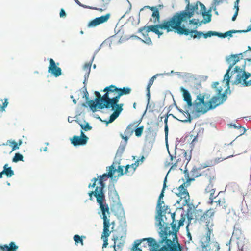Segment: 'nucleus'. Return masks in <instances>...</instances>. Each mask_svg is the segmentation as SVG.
<instances>
[{"label":"nucleus","mask_w":251,"mask_h":251,"mask_svg":"<svg viewBox=\"0 0 251 251\" xmlns=\"http://www.w3.org/2000/svg\"><path fill=\"white\" fill-rule=\"evenodd\" d=\"M145 159V157L142 155L140 159H137V160L134 163L131 164L130 166L132 168V171L131 174H129L128 176H132L139 165L144 162Z\"/></svg>","instance_id":"nucleus-30"},{"label":"nucleus","mask_w":251,"mask_h":251,"mask_svg":"<svg viewBox=\"0 0 251 251\" xmlns=\"http://www.w3.org/2000/svg\"><path fill=\"white\" fill-rule=\"evenodd\" d=\"M2 146H7L9 145L12 148L11 151L9 152L11 153L13 151L18 150L19 149L20 146L17 144L16 142H15L14 140L9 139L5 143H3L2 144Z\"/></svg>","instance_id":"nucleus-32"},{"label":"nucleus","mask_w":251,"mask_h":251,"mask_svg":"<svg viewBox=\"0 0 251 251\" xmlns=\"http://www.w3.org/2000/svg\"><path fill=\"white\" fill-rule=\"evenodd\" d=\"M116 96L110 97L106 101H103L102 104H99L98 109L102 110L104 109H109L111 107L119 102L120 97L122 96L119 93L116 92Z\"/></svg>","instance_id":"nucleus-12"},{"label":"nucleus","mask_w":251,"mask_h":251,"mask_svg":"<svg viewBox=\"0 0 251 251\" xmlns=\"http://www.w3.org/2000/svg\"><path fill=\"white\" fill-rule=\"evenodd\" d=\"M232 93L231 90H230V87L228 86L227 88H226L224 91L222 93L221 98H222V102H218L217 104H218V106L220 105L223 104L226 100L227 99V94L230 95Z\"/></svg>","instance_id":"nucleus-31"},{"label":"nucleus","mask_w":251,"mask_h":251,"mask_svg":"<svg viewBox=\"0 0 251 251\" xmlns=\"http://www.w3.org/2000/svg\"><path fill=\"white\" fill-rule=\"evenodd\" d=\"M108 189V198L110 201V207L111 212L117 219L125 216L124 207L120 201L119 195L116 188Z\"/></svg>","instance_id":"nucleus-2"},{"label":"nucleus","mask_w":251,"mask_h":251,"mask_svg":"<svg viewBox=\"0 0 251 251\" xmlns=\"http://www.w3.org/2000/svg\"><path fill=\"white\" fill-rule=\"evenodd\" d=\"M198 206V205H194L192 202H190L188 207L191 208V209L193 210V214H197L198 212L202 213L203 212V210L201 209H197Z\"/></svg>","instance_id":"nucleus-54"},{"label":"nucleus","mask_w":251,"mask_h":251,"mask_svg":"<svg viewBox=\"0 0 251 251\" xmlns=\"http://www.w3.org/2000/svg\"><path fill=\"white\" fill-rule=\"evenodd\" d=\"M151 27V25H145L144 26L139 28L138 30L137 33H140L142 34L144 33L143 31L145 30H146V32L149 33V32H150V31H149L148 29H149V27Z\"/></svg>","instance_id":"nucleus-61"},{"label":"nucleus","mask_w":251,"mask_h":251,"mask_svg":"<svg viewBox=\"0 0 251 251\" xmlns=\"http://www.w3.org/2000/svg\"><path fill=\"white\" fill-rule=\"evenodd\" d=\"M178 35L182 36L189 35L191 38L200 39L203 37V31H198L195 29H189L186 27L184 23L179 25Z\"/></svg>","instance_id":"nucleus-6"},{"label":"nucleus","mask_w":251,"mask_h":251,"mask_svg":"<svg viewBox=\"0 0 251 251\" xmlns=\"http://www.w3.org/2000/svg\"><path fill=\"white\" fill-rule=\"evenodd\" d=\"M3 251H17L18 246L14 241H11L9 244H4L2 247Z\"/></svg>","instance_id":"nucleus-27"},{"label":"nucleus","mask_w":251,"mask_h":251,"mask_svg":"<svg viewBox=\"0 0 251 251\" xmlns=\"http://www.w3.org/2000/svg\"><path fill=\"white\" fill-rule=\"evenodd\" d=\"M71 143L74 147L85 146L88 143L89 138L85 134L82 130H80V135H74L70 138Z\"/></svg>","instance_id":"nucleus-9"},{"label":"nucleus","mask_w":251,"mask_h":251,"mask_svg":"<svg viewBox=\"0 0 251 251\" xmlns=\"http://www.w3.org/2000/svg\"><path fill=\"white\" fill-rule=\"evenodd\" d=\"M212 36H216V31H208L207 32L203 31V38L207 39L208 38H211Z\"/></svg>","instance_id":"nucleus-50"},{"label":"nucleus","mask_w":251,"mask_h":251,"mask_svg":"<svg viewBox=\"0 0 251 251\" xmlns=\"http://www.w3.org/2000/svg\"><path fill=\"white\" fill-rule=\"evenodd\" d=\"M115 173L109 170V183L107 185V188H116L115 184L117 183L119 178L120 177L117 176V175H114Z\"/></svg>","instance_id":"nucleus-21"},{"label":"nucleus","mask_w":251,"mask_h":251,"mask_svg":"<svg viewBox=\"0 0 251 251\" xmlns=\"http://www.w3.org/2000/svg\"><path fill=\"white\" fill-rule=\"evenodd\" d=\"M99 205L100 210L98 213L100 215V218L103 219V223H110V220L107 218V215L110 214V209L108 204L106 202V199L97 201Z\"/></svg>","instance_id":"nucleus-7"},{"label":"nucleus","mask_w":251,"mask_h":251,"mask_svg":"<svg viewBox=\"0 0 251 251\" xmlns=\"http://www.w3.org/2000/svg\"><path fill=\"white\" fill-rule=\"evenodd\" d=\"M199 15H201L203 17V20L206 23H209L211 21L212 14H209L206 11L199 12Z\"/></svg>","instance_id":"nucleus-39"},{"label":"nucleus","mask_w":251,"mask_h":251,"mask_svg":"<svg viewBox=\"0 0 251 251\" xmlns=\"http://www.w3.org/2000/svg\"><path fill=\"white\" fill-rule=\"evenodd\" d=\"M229 126L230 127H233L234 128H235V129H242L243 130V132L240 135V136L241 135H242L243 134H244L247 131L246 129L244 127H243L242 126H237L234 123H230L229 125Z\"/></svg>","instance_id":"nucleus-56"},{"label":"nucleus","mask_w":251,"mask_h":251,"mask_svg":"<svg viewBox=\"0 0 251 251\" xmlns=\"http://www.w3.org/2000/svg\"><path fill=\"white\" fill-rule=\"evenodd\" d=\"M92 65H90V63H87L84 65L83 66V70L86 71L85 75L88 74L90 75L91 72V68Z\"/></svg>","instance_id":"nucleus-58"},{"label":"nucleus","mask_w":251,"mask_h":251,"mask_svg":"<svg viewBox=\"0 0 251 251\" xmlns=\"http://www.w3.org/2000/svg\"><path fill=\"white\" fill-rule=\"evenodd\" d=\"M126 147V146L125 145H123V144L120 143L115 155L116 158H121L122 155L125 150Z\"/></svg>","instance_id":"nucleus-40"},{"label":"nucleus","mask_w":251,"mask_h":251,"mask_svg":"<svg viewBox=\"0 0 251 251\" xmlns=\"http://www.w3.org/2000/svg\"><path fill=\"white\" fill-rule=\"evenodd\" d=\"M166 209H169L168 205H164L163 207L155 208L154 220L157 224L161 226V223L163 222L164 217L166 214L171 213V210L169 212L166 211Z\"/></svg>","instance_id":"nucleus-13"},{"label":"nucleus","mask_w":251,"mask_h":251,"mask_svg":"<svg viewBox=\"0 0 251 251\" xmlns=\"http://www.w3.org/2000/svg\"><path fill=\"white\" fill-rule=\"evenodd\" d=\"M196 100H198L199 102H201V104H202V105L204 107L208 106L209 105H216L215 108L218 106V104H214V103L213 102H210V99L207 102L204 101V97H203L202 94L199 93L197 96L196 98Z\"/></svg>","instance_id":"nucleus-25"},{"label":"nucleus","mask_w":251,"mask_h":251,"mask_svg":"<svg viewBox=\"0 0 251 251\" xmlns=\"http://www.w3.org/2000/svg\"><path fill=\"white\" fill-rule=\"evenodd\" d=\"M158 235L160 238V243L161 244L163 243L165 244L166 245H176L175 243H174L170 239H169L168 237L173 235V232L171 230L163 231L162 230H157Z\"/></svg>","instance_id":"nucleus-14"},{"label":"nucleus","mask_w":251,"mask_h":251,"mask_svg":"<svg viewBox=\"0 0 251 251\" xmlns=\"http://www.w3.org/2000/svg\"><path fill=\"white\" fill-rule=\"evenodd\" d=\"M212 232V229H208L207 230V232L206 233V241H205V243H207V244L206 245H204L203 242L202 241H201V247L203 249L206 248L208 246V244L210 241V235Z\"/></svg>","instance_id":"nucleus-38"},{"label":"nucleus","mask_w":251,"mask_h":251,"mask_svg":"<svg viewBox=\"0 0 251 251\" xmlns=\"http://www.w3.org/2000/svg\"><path fill=\"white\" fill-rule=\"evenodd\" d=\"M162 245V247L157 249V251H183L181 245L177 243L174 245H166L165 244Z\"/></svg>","instance_id":"nucleus-20"},{"label":"nucleus","mask_w":251,"mask_h":251,"mask_svg":"<svg viewBox=\"0 0 251 251\" xmlns=\"http://www.w3.org/2000/svg\"><path fill=\"white\" fill-rule=\"evenodd\" d=\"M212 166V160L207 161L206 163H202L201 164V167L197 168L196 166H194L191 170L192 173H195L198 170H201L202 169L206 168L207 167Z\"/></svg>","instance_id":"nucleus-36"},{"label":"nucleus","mask_w":251,"mask_h":251,"mask_svg":"<svg viewBox=\"0 0 251 251\" xmlns=\"http://www.w3.org/2000/svg\"><path fill=\"white\" fill-rule=\"evenodd\" d=\"M12 160V162L14 163H17L19 161H24V156L20 152H17L15 153Z\"/></svg>","instance_id":"nucleus-42"},{"label":"nucleus","mask_w":251,"mask_h":251,"mask_svg":"<svg viewBox=\"0 0 251 251\" xmlns=\"http://www.w3.org/2000/svg\"><path fill=\"white\" fill-rule=\"evenodd\" d=\"M98 184L99 186L96 187L94 191H90L88 192V195L89 197V200L90 201H94V197L96 198V201L106 199L105 182L99 181Z\"/></svg>","instance_id":"nucleus-4"},{"label":"nucleus","mask_w":251,"mask_h":251,"mask_svg":"<svg viewBox=\"0 0 251 251\" xmlns=\"http://www.w3.org/2000/svg\"><path fill=\"white\" fill-rule=\"evenodd\" d=\"M124 106L123 103H120L118 104L117 103V104L114 105L112 106L111 108V111H115L116 112H118L119 114H121L122 111L123 110V107Z\"/></svg>","instance_id":"nucleus-43"},{"label":"nucleus","mask_w":251,"mask_h":251,"mask_svg":"<svg viewBox=\"0 0 251 251\" xmlns=\"http://www.w3.org/2000/svg\"><path fill=\"white\" fill-rule=\"evenodd\" d=\"M179 24L175 18L174 16L163 20L161 23L151 25L148 31L152 32L157 35L158 38H159L163 35V32L161 30H165L167 33L170 32H174L175 33L178 34Z\"/></svg>","instance_id":"nucleus-1"},{"label":"nucleus","mask_w":251,"mask_h":251,"mask_svg":"<svg viewBox=\"0 0 251 251\" xmlns=\"http://www.w3.org/2000/svg\"><path fill=\"white\" fill-rule=\"evenodd\" d=\"M243 78V81L246 80L251 76V73L244 71L242 73Z\"/></svg>","instance_id":"nucleus-64"},{"label":"nucleus","mask_w":251,"mask_h":251,"mask_svg":"<svg viewBox=\"0 0 251 251\" xmlns=\"http://www.w3.org/2000/svg\"><path fill=\"white\" fill-rule=\"evenodd\" d=\"M149 9L150 10L152 11L151 17L153 19L152 21L153 23L154 24L159 23L160 16L159 11H158V8L154 6L151 7L150 6H145L140 9V12L138 13V19L137 25H138L140 23V12L144 10V9Z\"/></svg>","instance_id":"nucleus-17"},{"label":"nucleus","mask_w":251,"mask_h":251,"mask_svg":"<svg viewBox=\"0 0 251 251\" xmlns=\"http://www.w3.org/2000/svg\"><path fill=\"white\" fill-rule=\"evenodd\" d=\"M109 170L113 172L115 174L117 172V176L121 177L124 174V167L122 165H118L117 168L116 167H114L113 165L108 166Z\"/></svg>","instance_id":"nucleus-26"},{"label":"nucleus","mask_w":251,"mask_h":251,"mask_svg":"<svg viewBox=\"0 0 251 251\" xmlns=\"http://www.w3.org/2000/svg\"><path fill=\"white\" fill-rule=\"evenodd\" d=\"M113 112L109 116L108 118V123H112L120 115L115 111H113Z\"/></svg>","instance_id":"nucleus-53"},{"label":"nucleus","mask_w":251,"mask_h":251,"mask_svg":"<svg viewBox=\"0 0 251 251\" xmlns=\"http://www.w3.org/2000/svg\"><path fill=\"white\" fill-rule=\"evenodd\" d=\"M120 135L122 139L124 140V141H121L120 143L123 144V145H125V146H126L127 143L129 139V134H126V135H124L122 133H121Z\"/></svg>","instance_id":"nucleus-59"},{"label":"nucleus","mask_w":251,"mask_h":251,"mask_svg":"<svg viewBox=\"0 0 251 251\" xmlns=\"http://www.w3.org/2000/svg\"><path fill=\"white\" fill-rule=\"evenodd\" d=\"M164 105V102L163 101H160L158 102H157V103L156 104V105H155L154 103H153V105L152 106V108H154L155 106H156L157 108H159V110H158L157 109H155V110H152V109H149V112H153L154 111H156L157 112H159L160 111V110L161 108H162Z\"/></svg>","instance_id":"nucleus-49"},{"label":"nucleus","mask_w":251,"mask_h":251,"mask_svg":"<svg viewBox=\"0 0 251 251\" xmlns=\"http://www.w3.org/2000/svg\"><path fill=\"white\" fill-rule=\"evenodd\" d=\"M110 223H103V232L101 234V239H108L111 232L109 230Z\"/></svg>","instance_id":"nucleus-29"},{"label":"nucleus","mask_w":251,"mask_h":251,"mask_svg":"<svg viewBox=\"0 0 251 251\" xmlns=\"http://www.w3.org/2000/svg\"><path fill=\"white\" fill-rule=\"evenodd\" d=\"M73 240L75 241V245H77L78 244H80L82 246L84 245L83 240H82L80 236L78 234L74 235Z\"/></svg>","instance_id":"nucleus-52"},{"label":"nucleus","mask_w":251,"mask_h":251,"mask_svg":"<svg viewBox=\"0 0 251 251\" xmlns=\"http://www.w3.org/2000/svg\"><path fill=\"white\" fill-rule=\"evenodd\" d=\"M4 100V102L2 103V105H1L0 104V112H4L5 111V109L7 107L8 105V99L6 98H5L3 100L2 99H0V101H3Z\"/></svg>","instance_id":"nucleus-46"},{"label":"nucleus","mask_w":251,"mask_h":251,"mask_svg":"<svg viewBox=\"0 0 251 251\" xmlns=\"http://www.w3.org/2000/svg\"><path fill=\"white\" fill-rule=\"evenodd\" d=\"M230 82L231 80L230 79V76H229L228 72H226L224 75L222 82H225V87L227 88V87L230 86Z\"/></svg>","instance_id":"nucleus-44"},{"label":"nucleus","mask_w":251,"mask_h":251,"mask_svg":"<svg viewBox=\"0 0 251 251\" xmlns=\"http://www.w3.org/2000/svg\"><path fill=\"white\" fill-rule=\"evenodd\" d=\"M145 241V238L141 239H137L136 240L133 244V248L135 249L136 248H138V246H139L141 243Z\"/></svg>","instance_id":"nucleus-60"},{"label":"nucleus","mask_w":251,"mask_h":251,"mask_svg":"<svg viewBox=\"0 0 251 251\" xmlns=\"http://www.w3.org/2000/svg\"><path fill=\"white\" fill-rule=\"evenodd\" d=\"M198 6L197 1L191 3L186 5L184 10L176 12L173 16L180 25L181 24L187 23L188 20L194 16L195 13L200 14Z\"/></svg>","instance_id":"nucleus-3"},{"label":"nucleus","mask_w":251,"mask_h":251,"mask_svg":"<svg viewBox=\"0 0 251 251\" xmlns=\"http://www.w3.org/2000/svg\"><path fill=\"white\" fill-rule=\"evenodd\" d=\"M180 90L182 94L183 101L190 104V103L192 102V96L190 92L187 89H186L183 86L180 87Z\"/></svg>","instance_id":"nucleus-23"},{"label":"nucleus","mask_w":251,"mask_h":251,"mask_svg":"<svg viewBox=\"0 0 251 251\" xmlns=\"http://www.w3.org/2000/svg\"><path fill=\"white\" fill-rule=\"evenodd\" d=\"M170 225L172 228L171 231L173 232V234L175 235L177 234L179 231L180 227L176 225V222H172L170 224Z\"/></svg>","instance_id":"nucleus-47"},{"label":"nucleus","mask_w":251,"mask_h":251,"mask_svg":"<svg viewBox=\"0 0 251 251\" xmlns=\"http://www.w3.org/2000/svg\"><path fill=\"white\" fill-rule=\"evenodd\" d=\"M223 2L222 0H213L211 5L213 7L214 9L216 8V7L222 3Z\"/></svg>","instance_id":"nucleus-63"},{"label":"nucleus","mask_w":251,"mask_h":251,"mask_svg":"<svg viewBox=\"0 0 251 251\" xmlns=\"http://www.w3.org/2000/svg\"><path fill=\"white\" fill-rule=\"evenodd\" d=\"M110 14L107 13L104 15L96 17L89 21L87 25V27L89 28L95 27L100 24L106 22L110 18Z\"/></svg>","instance_id":"nucleus-16"},{"label":"nucleus","mask_w":251,"mask_h":251,"mask_svg":"<svg viewBox=\"0 0 251 251\" xmlns=\"http://www.w3.org/2000/svg\"><path fill=\"white\" fill-rule=\"evenodd\" d=\"M80 91L83 93V98L85 99L86 103H83L81 106L83 107H89L90 110L93 113H95L98 111V102L96 100V98L94 100H90L89 99V93L87 90L86 86H83L80 89Z\"/></svg>","instance_id":"nucleus-5"},{"label":"nucleus","mask_w":251,"mask_h":251,"mask_svg":"<svg viewBox=\"0 0 251 251\" xmlns=\"http://www.w3.org/2000/svg\"><path fill=\"white\" fill-rule=\"evenodd\" d=\"M48 60L49 61V65L48 70V73L55 77H58L61 75L62 74V70L61 68L58 66L59 63L58 62L55 63L52 58H48Z\"/></svg>","instance_id":"nucleus-11"},{"label":"nucleus","mask_w":251,"mask_h":251,"mask_svg":"<svg viewBox=\"0 0 251 251\" xmlns=\"http://www.w3.org/2000/svg\"><path fill=\"white\" fill-rule=\"evenodd\" d=\"M134 126V123L130 124L128 125V126H127L124 133L125 134H129V136L131 135L133 132L134 129H133V126Z\"/></svg>","instance_id":"nucleus-51"},{"label":"nucleus","mask_w":251,"mask_h":251,"mask_svg":"<svg viewBox=\"0 0 251 251\" xmlns=\"http://www.w3.org/2000/svg\"><path fill=\"white\" fill-rule=\"evenodd\" d=\"M228 35V31H226L224 33H222L220 32L216 31V36L218 37L223 39L227 37Z\"/></svg>","instance_id":"nucleus-62"},{"label":"nucleus","mask_w":251,"mask_h":251,"mask_svg":"<svg viewBox=\"0 0 251 251\" xmlns=\"http://www.w3.org/2000/svg\"><path fill=\"white\" fill-rule=\"evenodd\" d=\"M217 91V94L210 99V102L214 103V104H217L218 102H222L221 96L222 94L223 89L222 87H219L215 89Z\"/></svg>","instance_id":"nucleus-24"},{"label":"nucleus","mask_w":251,"mask_h":251,"mask_svg":"<svg viewBox=\"0 0 251 251\" xmlns=\"http://www.w3.org/2000/svg\"><path fill=\"white\" fill-rule=\"evenodd\" d=\"M155 226L156 227H158V230H162L163 231L164 230L167 231V230H170V224H169L167 222H165L164 220L163 221V222L161 223V226L160 225L159 226L158 224H157V222H155Z\"/></svg>","instance_id":"nucleus-35"},{"label":"nucleus","mask_w":251,"mask_h":251,"mask_svg":"<svg viewBox=\"0 0 251 251\" xmlns=\"http://www.w3.org/2000/svg\"><path fill=\"white\" fill-rule=\"evenodd\" d=\"M117 87L114 85H110L109 86L105 87L103 90H100V91L104 92V94L102 95V98H98L96 97V100L98 102V105L99 104H102L104 103L103 101H106L109 98V94L112 93H115L117 92Z\"/></svg>","instance_id":"nucleus-10"},{"label":"nucleus","mask_w":251,"mask_h":251,"mask_svg":"<svg viewBox=\"0 0 251 251\" xmlns=\"http://www.w3.org/2000/svg\"><path fill=\"white\" fill-rule=\"evenodd\" d=\"M3 168V170L5 173V175L7 178H10L14 175V172L12 170V167H9L7 163L4 165Z\"/></svg>","instance_id":"nucleus-33"},{"label":"nucleus","mask_w":251,"mask_h":251,"mask_svg":"<svg viewBox=\"0 0 251 251\" xmlns=\"http://www.w3.org/2000/svg\"><path fill=\"white\" fill-rule=\"evenodd\" d=\"M214 213L213 210L210 208L204 213L202 212V215H201L199 219L201 221L204 222L207 220L208 217H211L214 216Z\"/></svg>","instance_id":"nucleus-28"},{"label":"nucleus","mask_w":251,"mask_h":251,"mask_svg":"<svg viewBox=\"0 0 251 251\" xmlns=\"http://www.w3.org/2000/svg\"><path fill=\"white\" fill-rule=\"evenodd\" d=\"M118 219L120 222L118 229L120 231H119V233L117 235L119 236L120 240H122V239L126 237L127 233V224L126 216H122V217H120V219Z\"/></svg>","instance_id":"nucleus-18"},{"label":"nucleus","mask_w":251,"mask_h":251,"mask_svg":"<svg viewBox=\"0 0 251 251\" xmlns=\"http://www.w3.org/2000/svg\"><path fill=\"white\" fill-rule=\"evenodd\" d=\"M106 172L103 173L102 175H98V177L99 178V181L101 182H105L107 180V179H109V169L108 167H106Z\"/></svg>","instance_id":"nucleus-37"},{"label":"nucleus","mask_w":251,"mask_h":251,"mask_svg":"<svg viewBox=\"0 0 251 251\" xmlns=\"http://www.w3.org/2000/svg\"><path fill=\"white\" fill-rule=\"evenodd\" d=\"M83 121L84 122V124H81L80 127L81 129L80 130H82L83 131H89L92 129V126L90 125V124L86 122L85 119H83Z\"/></svg>","instance_id":"nucleus-41"},{"label":"nucleus","mask_w":251,"mask_h":251,"mask_svg":"<svg viewBox=\"0 0 251 251\" xmlns=\"http://www.w3.org/2000/svg\"><path fill=\"white\" fill-rule=\"evenodd\" d=\"M145 241H147L148 246L150 247V251H156L161 246L160 239L157 242L152 237L145 238Z\"/></svg>","instance_id":"nucleus-19"},{"label":"nucleus","mask_w":251,"mask_h":251,"mask_svg":"<svg viewBox=\"0 0 251 251\" xmlns=\"http://www.w3.org/2000/svg\"><path fill=\"white\" fill-rule=\"evenodd\" d=\"M148 131L149 133L147 134L145 137V143L143 147V151L148 153L151 150L153 143L155 141L157 135L156 132H154L151 127L148 128Z\"/></svg>","instance_id":"nucleus-8"},{"label":"nucleus","mask_w":251,"mask_h":251,"mask_svg":"<svg viewBox=\"0 0 251 251\" xmlns=\"http://www.w3.org/2000/svg\"><path fill=\"white\" fill-rule=\"evenodd\" d=\"M170 114L169 113H167L165 116H164V132L165 135L167 136V135H168L169 134V128H168V117L170 116Z\"/></svg>","instance_id":"nucleus-45"},{"label":"nucleus","mask_w":251,"mask_h":251,"mask_svg":"<svg viewBox=\"0 0 251 251\" xmlns=\"http://www.w3.org/2000/svg\"><path fill=\"white\" fill-rule=\"evenodd\" d=\"M216 105H209L208 106L204 107V108H201L200 109H196L194 111V118H198L201 114H204L209 110H214L215 109Z\"/></svg>","instance_id":"nucleus-22"},{"label":"nucleus","mask_w":251,"mask_h":251,"mask_svg":"<svg viewBox=\"0 0 251 251\" xmlns=\"http://www.w3.org/2000/svg\"><path fill=\"white\" fill-rule=\"evenodd\" d=\"M190 87L192 89H196V90L193 92L195 94H198L200 92L199 89L201 87V82L193 83L189 84Z\"/></svg>","instance_id":"nucleus-48"},{"label":"nucleus","mask_w":251,"mask_h":251,"mask_svg":"<svg viewBox=\"0 0 251 251\" xmlns=\"http://www.w3.org/2000/svg\"><path fill=\"white\" fill-rule=\"evenodd\" d=\"M144 130V126H141L138 128L134 129L135 134L137 137H140L142 136Z\"/></svg>","instance_id":"nucleus-55"},{"label":"nucleus","mask_w":251,"mask_h":251,"mask_svg":"<svg viewBox=\"0 0 251 251\" xmlns=\"http://www.w3.org/2000/svg\"><path fill=\"white\" fill-rule=\"evenodd\" d=\"M132 89L130 87L126 86L122 88L117 87V92L119 93L122 96L125 95H128L131 93Z\"/></svg>","instance_id":"nucleus-34"},{"label":"nucleus","mask_w":251,"mask_h":251,"mask_svg":"<svg viewBox=\"0 0 251 251\" xmlns=\"http://www.w3.org/2000/svg\"><path fill=\"white\" fill-rule=\"evenodd\" d=\"M242 59L243 55L242 53L236 54H231L229 56H226V57L225 60L226 63L229 64V66L228 69L226 71V72H229L230 71L233 66Z\"/></svg>","instance_id":"nucleus-15"},{"label":"nucleus","mask_w":251,"mask_h":251,"mask_svg":"<svg viewBox=\"0 0 251 251\" xmlns=\"http://www.w3.org/2000/svg\"><path fill=\"white\" fill-rule=\"evenodd\" d=\"M233 156H234V155H229V156H228L227 157H226L225 158H222L221 157L216 158L214 159V161H212V166L216 165V164H217V163L222 161L224 160H225V159H227V158H231V157H232Z\"/></svg>","instance_id":"nucleus-57"}]
</instances>
